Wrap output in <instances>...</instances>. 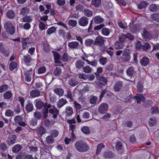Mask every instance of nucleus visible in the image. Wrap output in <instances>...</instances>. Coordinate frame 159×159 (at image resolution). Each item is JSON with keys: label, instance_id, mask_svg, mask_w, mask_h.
Returning a JSON list of instances; mask_svg holds the SVG:
<instances>
[{"label": "nucleus", "instance_id": "f257e3e1", "mask_svg": "<svg viewBox=\"0 0 159 159\" xmlns=\"http://www.w3.org/2000/svg\"><path fill=\"white\" fill-rule=\"evenodd\" d=\"M76 149L80 152H84L88 151L89 147L86 143L83 140H78L75 144Z\"/></svg>", "mask_w": 159, "mask_h": 159}, {"label": "nucleus", "instance_id": "f03ea898", "mask_svg": "<svg viewBox=\"0 0 159 159\" xmlns=\"http://www.w3.org/2000/svg\"><path fill=\"white\" fill-rule=\"evenodd\" d=\"M106 41L105 39L101 36H98L95 39L94 44L100 48L103 47Z\"/></svg>", "mask_w": 159, "mask_h": 159}, {"label": "nucleus", "instance_id": "7ed1b4c3", "mask_svg": "<svg viewBox=\"0 0 159 159\" xmlns=\"http://www.w3.org/2000/svg\"><path fill=\"white\" fill-rule=\"evenodd\" d=\"M6 31L10 34H13L15 31V29L12 24L9 22L5 23L4 25Z\"/></svg>", "mask_w": 159, "mask_h": 159}, {"label": "nucleus", "instance_id": "20e7f679", "mask_svg": "<svg viewBox=\"0 0 159 159\" xmlns=\"http://www.w3.org/2000/svg\"><path fill=\"white\" fill-rule=\"evenodd\" d=\"M94 74L96 75V77L98 80L100 81L98 83V84L100 87H102L103 86H104L107 84V81L106 78L100 76L99 74L97 73H95Z\"/></svg>", "mask_w": 159, "mask_h": 159}, {"label": "nucleus", "instance_id": "39448f33", "mask_svg": "<svg viewBox=\"0 0 159 159\" xmlns=\"http://www.w3.org/2000/svg\"><path fill=\"white\" fill-rule=\"evenodd\" d=\"M22 48L23 49L28 48L29 47L31 46L32 43L30 40L29 38H22Z\"/></svg>", "mask_w": 159, "mask_h": 159}, {"label": "nucleus", "instance_id": "423d86ee", "mask_svg": "<svg viewBox=\"0 0 159 159\" xmlns=\"http://www.w3.org/2000/svg\"><path fill=\"white\" fill-rule=\"evenodd\" d=\"M108 108V105L106 103H103L100 105L98 107V112L101 114H104L107 112Z\"/></svg>", "mask_w": 159, "mask_h": 159}, {"label": "nucleus", "instance_id": "0eeeda50", "mask_svg": "<svg viewBox=\"0 0 159 159\" xmlns=\"http://www.w3.org/2000/svg\"><path fill=\"white\" fill-rule=\"evenodd\" d=\"M89 18L85 16L81 17L78 20L79 24L81 26L85 27L87 26L89 23Z\"/></svg>", "mask_w": 159, "mask_h": 159}, {"label": "nucleus", "instance_id": "6e6552de", "mask_svg": "<svg viewBox=\"0 0 159 159\" xmlns=\"http://www.w3.org/2000/svg\"><path fill=\"white\" fill-rule=\"evenodd\" d=\"M56 67L53 70V74L55 76H58L61 73V66L63 67V64L61 65H55Z\"/></svg>", "mask_w": 159, "mask_h": 159}, {"label": "nucleus", "instance_id": "1a4fd4ad", "mask_svg": "<svg viewBox=\"0 0 159 159\" xmlns=\"http://www.w3.org/2000/svg\"><path fill=\"white\" fill-rule=\"evenodd\" d=\"M16 139V136L15 135L11 134L10 135L7 140V143L10 145L14 143Z\"/></svg>", "mask_w": 159, "mask_h": 159}, {"label": "nucleus", "instance_id": "9d476101", "mask_svg": "<svg viewBox=\"0 0 159 159\" xmlns=\"http://www.w3.org/2000/svg\"><path fill=\"white\" fill-rule=\"evenodd\" d=\"M23 60L25 64L27 66L31 65V61L33 59L29 55H26L23 56Z\"/></svg>", "mask_w": 159, "mask_h": 159}, {"label": "nucleus", "instance_id": "9b49d317", "mask_svg": "<svg viewBox=\"0 0 159 159\" xmlns=\"http://www.w3.org/2000/svg\"><path fill=\"white\" fill-rule=\"evenodd\" d=\"M22 118L19 116H16L14 118V120L16 123L20 126H25L26 124L25 122L22 121Z\"/></svg>", "mask_w": 159, "mask_h": 159}, {"label": "nucleus", "instance_id": "f8f14e48", "mask_svg": "<svg viewBox=\"0 0 159 159\" xmlns=\"http://www.w3.org/2000/svg\"><path fill=\"white\" fill-rule=\"evenodd\" d=\"M68 46L71 49H78L80 47V44L77 42L72 41L68 43Z\"/></svg>", "mask_w": 159, "mask_h": 159}, {"label": "nucleus", "instance_id": "ddd939ff", "mask_svg": "<svg viewBox=\"0 0 159 159\" xmlns=\"http://www.w3.org/2000/svg\"><path fill=\"white\" fill-rule=\"evenodd\" d=\"M53 108H50L49 110L50 113L53 114V117L56 119L57 117V116L59 113V110L57 109L54 106L53 107Z\"/></svg>", "mask_w": 159, "mask_h": 159}, {"label": "nucleus", "instance_id": "4468645a", "mask_svg": "<svg viewBox=\"0 0 159 159\" xmlns=\"http://www.w3.org/2000/svg\"><path fill=\"white\" fill-rule=\"evenodd\" d=\"M142 34L143 39H150L152 38V35L151 33L145 30H143V33Z\"/></svg>", "mask_w": 159, "mask_h": 159}, {"label": "nucleus", "instance_id": "2eb2a0df", "mask_svg": "<svg viewBox=\"0 0 159 159\" xmlns=\"http://www.w3.org/2000/svg\"><path fill=\"white\" fill-rule=\"evenodd\" d=\"M67 102L66 99L63 98H61L57 102V107L58 108H60Z\"/></svg>", "mask_w": 159, "mask_h": 159}, {"label": "nucleus", "instance_id": "dca6fc26", "mask_svg": "<svg viewBox=\"0 0 159 159\" xmlns=\"http://www.w3.org/2000/svg\"><path fill=\"white\" fill-rule=\"evenodd\" d=\"M123 82L121 81H118L115 84L114 89L115 91L118 92L121 89L122 85Z\"/></svg>", "mask_w": 159, "mask_h": 159}, {"label": "nucleus", "instance_id": "f3484780", "mask_svg": "<svg viewBox=\"0 0 159 159\" xmlns=\"http://www.w3.org/2000/svg\"><path fill=\"white\" fill-rule=\"evenodd\" d=\"M82 59L84 61H86L88 63V64L91 66L96 67L97 65V61L96 60H94L93 61H89L88 60L86 57H82Z\"/></svg>", "mask_w": 159, "mask_h": 159}, {"label": "nucleus", "instance_id": "a211bd4d", "mask_svg": "<svg viewBox=\"0 0 159 159\" xmlns=\"http://www.w3.org/2000/svg\"><path fill=\"white\" fill-rule=\"evenodd\" d=\"M30 9L26 7L22 8L20 9V15H22L23 16H26L29 13Z\"/></svg>", "mask_w": 159, "mask_h": 159}, {"label": "nucleus", "instance_id": "6ab92c4d", "mask_svg": "<svg viewBox=\"0 0 159 159\" xmlns=\"http://www.w3.org/2000/svg\"><path fill=\"white\" fill-rule=\"evenodd\" d=\"M101 3V0H92L91 4L95 7L99 8Z\"/></svg>", "mask_w": 159, "mask_h": 159}, {"label": "nucleus", "instance_id": "aec40b11", "mask_svg": "<svg viewBox=\"0 0 159 159\" xmlns=\"http://www.w3.org/2000/svg\"><path fill=\"white\" fill-rule=\"evenodd\" d=\"M46 104H47V102L43 103L42 101H38L36 103L35 106L37 109H41L44 108Z\"/></svg>", "mask_w": 159, "mask_h": 159}, {"label": "nucleus", "instance_id": "412c9836", "mask_svg": "<svg viewBox=\"0 0 159 159\" xmlns=\"http://www.w3.org/2000/svg\"><path fill=\"white\" fill-rule=\"evenodd\" d=\"M93 20L94 22L96 24L102 23L104 20V19L100 16H95L93 18Z\"/></svg>", "mask_w": 159, "mask_h": 159}, {"label": "nucleus", "instance_id": "4be33fe9", "mask_svg": "<svg viewBox=\"0 0 159 159\" xmlns=\"http://www.w3.org/2000/svg\"><path fill=\"white\" fill-rule=\"evenodd\" d=\"M53 91L60 97L63 96L64 93V91L61 88H56Z\"/></svg>", "mask_w": 159, "mask_h": 159}, {"label": "nucleus", "instance_id": "5701e85b", "mask_svg": "<svg viewBox=\"0 0 159 159\" xmlns=\"http://www.w3.org/2000/svg\"><path fill=\"white\" fill-rule=\"evenodd\" d=\"M40 91L36 89L32 90L30 93V95L33 98L38 97L40 95Z\"/></svg>", "mask_w": 159, "mask_h": 159}, {"label": "nucleus", "instance_id": "b1692460", "mask_svg": "<svg viewBox=\"0 0 159 159\" xmlns=\"http://www.w3.org/2000/svg\"><path fill=\"white\" fill-rule=\"evenodd\" d=\"M85 64L84 62L80 60H78L75 63V65L76 68L80 69L83 68Z\"/></svg>", "mask_w": 159, "mask_h": 159}, {"label": "nucleus", "instance_id": "393cba45", "mask_svg": "<svg viewBox=\"0 0 159 159\" xmlns=\"http://www.w3.org/2000/svg\"><path fill=\"white\" fill-rule=\"evenodd\" d=\"M22 148V146L19 144L15 145L12 148V151L14 153H16L19 152Z\"/></svg>", "mask_w": 159, "mask_h": 159}, {"label": "nucleus", "instance_id": "a878e982", "mask_svg": "<svg viewBox=\"0 0 159 159\" xmlns=\"http://www.w3.org/2000/svg\"><path fill=\"white\" fill-rule=\"evenodd\" d=\"M125 46L124 42H116L114 44V46L116 49H120L123 48Z\"/></svg>", "mask_w": 159, "mask_h": 159}, {"label": "nucleus", "instance_id": "bb28decb", "mask_svg": "<svg viewBox=\"0 0 159 159\" xmlns=\"http://www.w3.org/2000/svg\"><path fill=\"white\" fill-rule=\"evenodd\" d=\"M65 113L67 116H71L73 113V110L72 107L70 106H67L66 108Z\"/></svg>", "mask_w": 159, "mask_h": 159}, {"label": "nucleus", "instance_id": "cd10ccee", "mask_svg": "<svg viewBox=\"0 0 159 159\" xmlns=\"http://www.w3.org/2000/svg\"><path fill=\"white\" fill-rule=\"evenodd\" d=\"M134 72V69L132 66L129 67L126 71L127 74L129 76H132Z\"/></svg>", "mask_w": 159, "mask_h": 159}, {"label": "nucleus", "instance_id": "c85d7f7f", "mask_svg": "<svg viewBox=\"0 0 159 159\" xmlns=\"http://www.w3.org/2000/svg\"><path fill=\"white\" fill-rule=\"evenodd\" d=\"M79 82L77 80L75 79H71L68 81L69 84L71 86H75L78 84Z\"/></svg>", "mask_w": 159, "mask_h": 159}, {"label": "nucleus", "instance_id": "c756f323", "mask_svg": "<svg viewBox=\"0 0 159 159\" xmlns=\"http://www.w3.org/2000/svg\"><path fill=\"white\" fill-rule=\"evenodd\" d=\"M83 13L84 16L90 17L92 16L93 11L87 8L85 9L83 11Z\"/></svg>", "mask_w": 159, "mask_h": 159}, {"label": "nucleus", "instance_id": "7c9ffc66", "mask_svg": "<svg viewBox=\"0 0 159 159\" xmlns=\"http://www.w3.org/2000/svg\"><path fill=\"white\" fill-rule=\"evenodd\" d=\"M135 97L139 103H140L141 101L143 102L145 100V97L142 94H138Z\"/></svg>", "mask_w": 159, "mask_h": 159}, {"label": "nucleus", "instance_id": "2f4dec72", "mask_svg": "<svg viewBox=\"0 0 159 159\" xmlns=\"http://www.w3.org/2000/svg\"><path fill=\"white\" fill-rule=\"evenodd\" d=\"M12 93L9 91H7L3 94V97L4 99H10L12 97Z\"/></svg>", "mask_w": 159, "mask_h": 159}, {"label": "nucleus", "instance_id": "473e14b6", "mask_svg": "<svg viewBox=\"0 0 159 159\" xmlns=\"http://www.w3.org/2000/svg\"><path fill=\"white\" fill-rule=\"evenodd\" d=\"M123 55L124 58L125 60H129L130 58L129 51V49H127L124 51Z\"/></svg>", "mask_w": 159, "mask_h": 159}, {"label": "nucleus", "instance_id": "72a5a7b5", "mask_svg": "<svg viewBox=\"0 0 159 159\" xmlns=\"http://www.w3.org/2000/svg\"><path fill=\"white\" fill-rule=\"evenodd\" d=\"M92 69L90 66L86 65L83 68V71L86 73H90L92 71Z\"/></svg>", "mask_w": 159, "mask_h": 159}, {"label": "nucleus", "instance_id": "f704fd0d", "mask_svg": "<svg viewBox=\"0 0 159 159\" xmlns=\"http://www.w3.org/2000/svg\"><path fill=\"white\" fill-rule=\"evenodd\" d=\"M7 17L10 19H12L15 16V13L12 10H9L6 14Z\"/></svg>", "mask_w": 159, "mask_h": 159}, {"label": "nucleus", "instance_id": "c9c22d12", "mask_svg": "<svg viewBox=\"0 0 159 159\" xmlns=\"http://www.w3.org/2000/svg\"><path fill=\"white\" fill-rule=\"evenodd\" d=\"M141 64L143 66H147L149 63V60L148 57H143L140 61Z\"/></svg>", "mask_w": 159, "mask_h": 159}, {"label": "nucleus", "instance_id": "e433bc0d", "mask_svg": "<svg viewBox=\"0 0 159 159\" xmlns=\"http://www.w3.org/2000/svg\"><path fill=\"white\" fill-rule=\"evenodd\" d=\"M22 21L24 22L30 23L33 20V19L31 16H26L22 18Z\"/></svg>", "mask_w": 159, "mask_h": 159}, {"label": "nucleus", "instance_id": "4c0bfd02", "mask_svg": "<svg viewBox=\"0 0 159 159\" xmlns=\"http://www.w3.org/2000/svg\"><path fill=\"white\" fill-rule=\"evenodd\" d=\"M17 66V63L14 61H11L9 65V69L11 70H13L16 68Z\"/></svg>", "mask_w": 159, "mask_h": 159}, {"label": "nucleus", "instance_id": "58836bf2", "mask_svg": "<svg viewBox=\"0 0 159 159\" xmlns=\"http://www.w3.org/2000/svg\"><path fill=\"white\" fill-rule=\"evenodd\" d=\"M103 156L105 158H111L113 157L114 154L111 152H107L104 153Z\"/></svg>", "mask_w": 159, "mask_h": 159}, {"label": "nucleus", "instance_id": "ea45409f", "mask_svg": "<svg viewBox=\"0 0 159 159\" xmlns=\"http://www.w3.org/2000/svg\"><path fill=\"white\" fill-rule=\"evenodd\" d=\"M148 9L152 12H155L157 9V7L156 4H152L149 6Z\"/></svg>", "mask_w": 159, "mask_h": 159}, {"label": "nucleus", "instance_id": "a19ab883", "mask_svg": "<svg viewBox=\"0 0 159 159\" xmlns=\"http://www.w3.org/2000/svg\"><path fill=\"white\" fill-rule=\"evenodd\" d=\"M34 109L33 104L31 103H29L25 106V109L28 112L32 111Z\"/></svg>", "mask_w": 159, "mask_h": 159}, {"label": "nucleus", "instance_id": "79ce46f5", "mask_svg": "<svg viewBox=\"0 0 159 159\" xmlns=\"http://www.w3.org/2000/svg\"><path fill=\"white\" fill-rule=\"evenodd\" d=\"M85 43L87 46H91L94 44V41L90 39H88L85 40Z\"/></svg>", "mask_w": 159, "mask_h": 159}, {"label": "nucleus", "instance_id": "37998d69", "mask_svg": "<svg viewBox=\"0 0 159 159\" xmlns=\"http://www.w3.org/2000/svg\"><path fill=\"white\" fill-rule=\"evenodd\" d=\"M53 137L51 135L48 136L46 139V142L48 144H52L54 142V140Z\"/></svg>", "mask_w": 159, "mask_h": 159}, {"label": "nucleus", "instance_id": "c03bdc74", "mask_svg": "<svg viewBox=\"0 0 159 159\" xmlns=\"http://www.w3.org/2000/svg\"><path fill=\"white\" fill-rule=\"evenodd\" d=\"M76 11L83 12L84 10L85 9L83 5L79 4L75 7Z\"/></svg>", "mask_w": 159, "mask_h": 159}, {"label": "nucleus", "instance_id": "a18cd8bd", "mask_svg": "<svg viewBox=\"0 0 159 159\" xmlns=\"http://www.w3.org/2000/svg\"><path fill=\"white\" fill-rule=\"evenodd\" d=\"M148 4V3L146 2H141L139 4H138V7L139 9H141L145 7Z\"/></svg>", "mask_w": 159, "mask_h": 159}, {"label": "nucleus", "instance_id": "49530a36", "mask_svg": "<svg viewBox=\"0 0 159 159\" xmlns=\"http://www.w3.org/2000/svg\"><path fill=\"white\" fill-rule=\"evenodd\" d=\"M151 18L154 20L159 22V14L157 13H153L151 16Z\"/></svg>", "mask_w": 159, "mask_h": 159}, {"label": "nucleus", "instance_id": "de8ad7c7", "mask_svg": "<svg viewBox=\"0 0 159 159\" xmlns=\"http://www.w3.org/2000/svg\"><path fill=\"white\" fill-rule=\"evenodd\" d=\"M81 131L84 134H89L90 133V130L89 128L86 126H84L81 129Z\"/></svg>", "mask_w": 159, "mask_h": 159}, {"label": "nucleus", "instance_id": "09e8293b", "mask_svg": "<svg viewBox=\"0 0 159 159\" xmlns=\"http://www.w3.org/2000/svg\"><path fill=\"white\" fill-rule=\"evenodd\" d=\"M110 33V30L109 29L106 28H104L102 31V34L105 36H107Z\"/></svg>", "mask_w": 159, "mask_h": 159}, {"label": "nucleus", "instance_id": "8fccbe9b", "mask_svg": "<svg viewBox=\"0 0 159 159\" xmlns=\"http://www.w3.org/2000/svg\"><path fill=\"white\" fill-rule=\"evenodd\" d=\"M5 115L7 117L12 116L14 115V111L10 109L7 110L5 112Z\"/></svg>", "mask_w": 159, "mask_h": 159}, {"label": "nucleus", "instance_id": "3c124183", "mask_svg": "<svg viewBox=\"0 0 159 159\" xmlns=\"http://www.w3.org/2000/svg\"><path fill=\"white\" fill-rule=\"evenodd\" d=\"M104 147L105 146L102 143L98 144L97 146V148L96 151V153L97 154H99L101 151L102 149V148H104Z\"/></svg>", "mask_w": 159, "mask_h": 159}, {"label": "nucleus", "instance_id": "603ef678", "mask_svg": "<svg viewBox=\"0 0 159 159\" xmlns=\"http://www.w3.org/2000/svg\"><path fill=\"white\" fill-rule=\"evenodd\" d=\"M39 29L41 30H44L46 28V24H45L42 21L40 20H39Z\"/></svg>", "mask_w": 159, "mask_h": 159}, {"label": "nucleus", "instance_id": "864d4df0", "mask_svg": "<svg viewBox=\"0 0 159 159\" xmlns=\"http://www.w3.org/2000/svg\"><path fill=\"white\" fill-rule=\"evenodd\" d=\"M8 86L6 84H3L0 86V93H2L8 89Z\"/></svg>", "mask_w": 159, "mask_h": 159}, {"label": "nucleus", "instance_id": "5fc2aeb1", "mask_svg": "<svg viewBox=\"0 0 159 159\" xmlns=\"http://www.w3.org/2000/svg\"><path fill=\"white\" fill-rule=\"evenodd\" d=\"M140 30V25L139 24H136L134 25L132 28L131 29L133 32L134 33L139 31Z\"/></svg>", "mask_w": 159, "mask_h": 159}, {"label": "nucleus", "instance_id": "6e6d98bb", "mask_svg": "<svg viewBox=\"0 0 159 159\" xmlns=\"http://www.w3.org/2000/svg\"><path fill=\"white\" fill-rule=\"evenodd\" d=\"M100 63L102 65H104L107 61V59L106 57H102L99 60Z\"/></svg>", "mask_w": 159, "mask_h": 159}, {"label": "nucleus", "instance_id": "4d7b16f0", "mask_svg": "<svg viewBox=\"0 0 159 159\" xmlns=\"http://www.w3.org/2000/svg\"><path fill=\"white\" fill-rule=\"evenodd\" d=\"M56 28L54 26H52L49 28L47 31V34L50 35L55 32Z\"/></svg>", "mask_w": 159, "mask_h": 159}, {"label": "nucleus", "instance_id": "13d9d810", "mask_svg": "<svg viewBox=\"0 0 159 159\" xmlns=\"http://www.w3.org/2000/svg\"><path fill=\"white\" fill-rule=\"evenodd\" d=\"M52 52L55 60L60 59L61 56L59 53L54 51H52Z\"/></svg>", "mask_w": 159, "mask_h": 159}, {"label": "nucleus", "instance_id": "bf43d9fd", "mask_svg": "<svg viewBox=\"0 0 159 159\" xmlns=\"http://www.w3.org/2000/svg\"><path fill=\"white\" fill-rule=\"evenodd\" d=\"M58 134L59 132L56 129L53 130L51 132V135L53 138H56L57 137Z\"/></svg>", "mask_w": 159, "mask_h": 159}, {"label": "nucleus", "instance_id": "052dcab7", "mask_svg": "<svg viewBox=\"0 0 159 159\" xmlns=\"http://www.w3.org/2000/svg\"><path fill=\"white\" fill-rule=\"evenodd\" d=\"M142 49L146 51L149 49L151 47L150 45L148 43H145L143 45Z\"/></svg>", "mask_w": 159, "mask_h": 159}, {"label": "nucleus", "instance_id": "680f3d73", "mask_svg": "<svg viewBox=\"0 0 159 159\" xmlns=\"http://www.w3.org/2000/svg\"><path fill=\"white\" fill-rule=\"evenodd\" d=\"M76 20H70L68 21V23L69 25L71 26L74 27L77 24Z\"/></svg>", "mask_w": 159, "mask_h": 159}, {"label": "nucleus", "instance_id": "e2e57ef3", "mask_svg": "<svg viewBox=\"0 0 159 159\" xmlns=\"http://www.w3.org/2000/svg\"><path fill=\"white\" fill-rule=\"evenodd\" d=\"M34 116L36 119H40L42 117V115L41 113L38 111H37L34 113Z\"/></svg>", "mask_w": 159, "mask_h": 159}, {"label": "nucleus", "instance_id": "0e129e2a", "mask_svg": "<svg viewBox=\"0 0 159 159\" xmlns=\"http://www.w3.org/2000/svg\"><path fill=\"white\" fill-rule=\"evenodd\" d=\"M98 100V98L96 96L92 97L90 99V102L92 104H94L96 103Z\"/></svg>", "mask_w": 159, "mask_h": 159}, {"label": "nucleus", "instance_id": "69168bd1", "mask_svg": "<svg viewBox=\"0 0 159 159\" xmlns=\"http://www.w3.org/2000/svg\"><path fill=\"white\" fill-rule=\"evenodd\" d=\"M78 77L80 79L86 80L87 79L88 75L84 73L80 74L78 75Z\"/></svg>", "mask_w": 159, "mask_h": 159}, {"label": "nucleus", "instance_id": "338daca9", "mask_svg": "<svg viewBox=\"0 0 159 159\" xmlns=\"http://www.w3.org/2000/svg\"><path fill=\"white\" fill-rule=\"evenodd\" d=\"M156 120L155 118H150L149 121V124L151 126H153L156 124Z\"/></svg>", "mask_w": 159, "mask_h": 159}, {"label": "nucleus", "instance_id": "774afa93", "mask_svg": "<svg viewBox=\"0 0 159 159\" xmlns=\"http://www.w3.org/2000/svg\"><path fill=\"white\" fill-rule=\"evenodd\" d=\"M138 91L139 92L142 93L143 91V85L140 83H138L137 85Z\"/></svg>", "mask_w": 159, "mask_h": 159}]
</instances>
